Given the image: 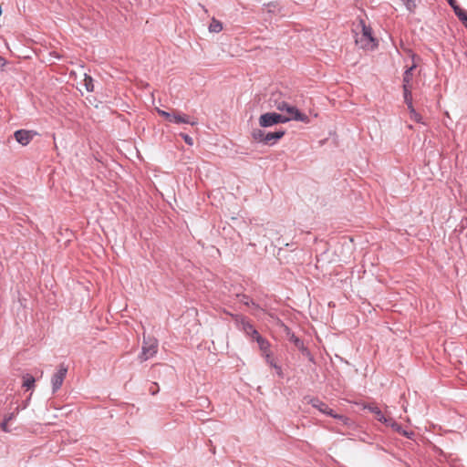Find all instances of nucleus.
<instances>
[{
	"mask_svg": "<svg viewBox=\"0 0 467 467\" xmlns=\"http://www.w3.org/2000/svg\"><path fill=\"white\" fill-rule=\"evenodd\" d=\"M305 400H307L308 404H311L313 408L318 410L321 413L330 416L335 419H338L344 422V424H348V418L334 413V410L328 407V405L318 398H311L306 397Z\"/></svg>",
	"mask_w": 467,
	"mask_h": 467,
	"instance_id": "1",
	"label": "nucleus"
},
{
	"mask_svg": "<svg viewBox=\"0 0 467 467\" xmlns=\"http://www.w3.org/2000/svg\"><path fill=\"white\" fill-rule=\"evenodd\" d=\"M158 351V340L151 337H144L141 348V353L139 355L140 362H144L152 358Z\"/></svg>",
	"mask_w": 467,
	"mask_h": 467,
	"instance_id": "2",
	"label": "nucleus"
},
{
	"mask_svg": "<svg viewBox=\"0 0 467 467\" xmlns=\"http://www.w3.org/2000/svg\"><path fill=\"white\" fill-rule=\"evenodd\" d=\"M362 29L361 36L356 38V44L362 48H369L375 46V38L372 36V30L370 26H366L363 20L359 22Z\"/></svg>",
	"mask_w": 467,
	"mask_h": 467,
	"instance_id": "3",
	"label": "nucleus"
},
{
	"mask_svg": "<svg viewBox=\"0 0 467 467\" xmlns=\"http://www.w3.org/2000/svg\"><path fill=\"white\" fill-rule=\"evenodd\" d=\"M288 121L289 119H286L285 115L276 112H267L262 114L259 118V125L262 128H268L279 123H286Z\"/></svg>",
	"mask_w": 467,
	"mask_h": 467,
	"instance_id": "4",
	"label": "nucleus"
},
{
	"mask_svg": "<svg viewBox=\"0 0 467 467\" xmlns=\"http://www.w3.org/2000/svg\"><path fill=\"white\" fill-rule=\"evenodd\" d=\"M286 336L288 340L292 342L297 349L302 353L303 356L307 358V359L311 362H314V357L310 353L309 349L305 346L303 340H301L298 337H296L289 327H285Z\"/></svg>",
	"mask_w": 467,
	"mask_h": 467,
	"instance_id": "5",
	"label": "nucleus"
},
{
	"mask_svg": "<svg viewBox=\"0 0 467 467\" xmlns=\"http://www.w3.org/2000/svg\"><path fill=\"white\" fill-rule=\"evenodd\" d=\"M67 373V367L60 364L57 371L51 378L52 391L56 393L62 386Z\"/></svg>",
	"mask_w": 467,
	"mask_h": 467,
	"instance_id": "6",
	"label": "nucleus"
},
{
	"mask_svg": "<svg viewBox=\"0 0 467 467\" xmlns=\"http://www.w3.org/2000/svg\"><path fill=\"white\" fill-rule=\"evenodd\" d=\"M234 318L236 327L244 331L247 336L252 333L254 329V327L251 324L248 318L243 315H231Z\"/></svg>",
	"mask_w": 467,
	"mask_h": 467,
	"instance_id": "7",
	"label": "nucleus"
},
{
	"mask_svg": "<svg viewBox=\"0 0 467 467\" xmlns=\"http://www.w3.org/2000/svg\"><path fill=\"white\" fill-rule=\"evenodd\" d=\"M36 132L26 130H18L14 133L16 140L22 146H26L33 140Z\"/></svg>",
	"mask_w": 467,
	"mask_h": 467,
	"instance_id": "8",
	"label": "nucleus"
},
{
	"mask_svg": "<svg viewBox=\"0 0 467 467\" xmlns=\"http://www.w3.org/2000/svg\"><path fill=\"white\" fill-rule=\"evenodd\" d=\"M285 131L284 130H280L275 132H267L265 138V144L273 145L278 140L284 137Z\"/></svg>",
	"mask_w": 467,
	"mask_h": 467,
	"instance_id": "9",
	"label": "nucleus"
},
{
	"mask_svg": "<svg viewBox=\"0 0 467 467\" xmlns=\"http://www.w3.org/2000/svg\"><path fill=\"white\" fill-rule=\"evenodd\" d=\"M172 122L177 123V124L185 123V124H190L192 126H194L197 124V120L190 118L186 114H181V113H176V114L172 115Z\"/></svg>",
	"mask_w": 467,
	"mask_h": 467,
	"instance_id": "10",
	"label": "nucleus"
},
{
	"mask_svg": "<svg viewBox=\"0 0 467 467\" xmlns=\"http://www.w3.org/2000/svg\"><path fill=\"white\" fill-rule=\"evenodd\" d=\"M387 426H390L393 431L396 432L403 435L404 437L410 438V435H412V432H409L405 431L400 424L396 422L392 418H389V420H388Z\"/></svg>",
	"mask_w": 467,
	"mask_h": 467,
	"instance_id": "11",
	"label": "nucleus"
},
{
	"mask_svg": "<svg viewBox=\"0 0 467 467\" xmlns=\"http://www.w3.org/2000/svg\"><path fill=\"white\" fill-rule=\"evenodd\" d=\"M365 409H368L370 412H372L373 414L376 415V418L380 422H383L384 424H388V420H389V418H387L383 413L382 411L380 410V409L377 406H372V405H368V406H365L364 407Z\"/></svg>",
	"mask_w": 467,
	"mask_h": 467,
	"instance_id": "12",
	"label": "nucleus"
},
{
	"mask_svg": "<svg viewBox=\"0 0 467 467\" xmlns=\"http://www.w3.org/2000/svg\"><path fill=\"white\" fill-rule=\"evenodd\" d=\"M286 119H289V121L290 120H296V121H301V122H304V123H309L310 122V119L307 115L298 111L296 115L294 116H286Z\"/></svg>",
	"mask_w": 467,
	"mask_h": 467,
	"instance_id": "13",
	"label": "nucleus"
},
{
	"mask_svg": "<svg viewBox=\"0 0 467 467\" xmlns=\"http://www.w3.org/2000/svg\"><path fill=\"white\" fill-rule=\"evenodd\" d=\"M223 30V24L216 20L215 18H213L210 26H209V31L213 33H219Z\"/></svg>",
	"mask_w": 467,
	"mask_h": 467,
	"instance_id": "14",
	"label": "nucleus"
},
{
	"mask_svg": "<svg viewBox=\"0 0 467 467\" xmlns=\"http://www.w3.org/2000/svg\"><path fill=\"white\" fill-rule=\"evenodd\" d=\"M400 1L404 5L407 11H409L410 13L415 12V10L418 6V4H417L418 0H400Z\"/></svg>",
	"mask_w": 467,
	"mask_h": 467,
	"instance_id": "15",
	"label": "nucleus"
},
{
	"mask_svg": "<svg viewBox=\"0 0 467 467\" xmlns=\"http://www.w3.org/2000/svg\"><path fill=\"white\" fill-rule=\"evenodd\" d=\"M255 341L257 342L259 348L261 349V351L264 354L268 352L269 348H270V344H269L268 340H266L265 337H261Z\"/></svg>",
	"mask_w": 467,
	"mask_h": 467,
	"instance_id": "16",
	"label": "nucleus"
},
{
	"mask_svg": "<svg viewBox=\"0 0 467 467\" xmlns=\"http://www.w3.org/2000/svg\"><path fill=\"white\" fill-rule=\"evenodd\" d=\"M416 67V65L413 64L411 67H410L403 75V85L409 86L410 82L412 79V71Z\"/></svg>",
	"mask_w": 467,
	"mask_h": 467,
	"instance_id": "17",
	"label": "nucleus"
},
{
	"mask_svg": "<svg viewBox=\"0 0 467 467\" xmlns=\"http://www.w3.org/2000/svg\"><path fill=\"white\" fill-rule=\"evenodd\" d=\"M265 135L266 133L260 130V129H255L252 131V137L254 140H257V141H260V142H264L265 143Z\"/></svg>",
	"mask_w": 467,
	"mask_h": 467,
	"instance_id": "18",
	"label": "nucleus"
},
{
	"mask_svg": "<svg viewBox=\"0 0 467 467\" xmlns=\"http://www.w3.org/2000/svg\"><path fill=\"white\" fill-rule=\"evenodd\" d=\"M84 86L88 92H92L94 90L93 78L87 74H85Z\"/></svg>",
	"mask_w": 467,
	"mask_h": 467,
	"instance_id": "19",
	"label": "nucleus"
},
{
	"mask_svg": "<svg viewBox=\"0 0 467 467\" xmlns=\"http://www.w3.org/2000/svg\"><path fill=\"white\" fill-rule=\"evenodd\" d=\"M23 387L26 388V389H30L35 387V379L33 376L26 375L24 378Z\"/></svg>",
	"mask_w": 467,
	"mask_h": 467,
	"instance_id": "20",
	"label": "nucleus"
},
{
	"mask_svg": "<svg viewBox=\"0 0 467 467\" xmlns=\"http://www.w3.org/2000/svg\"><path fill=\"white\" fill-rule=\"evenodd\" d=\"M404 101L406 104L412 102V96L410 86L403 85Z\"/></svg>",
	"mask_w": 467,
	"mask_h": 467,
	"instance_id": "21",
	"label": "nucleus"
},
{
	"mask_svg": "<svg viewBox=\"0 0 467 467\" xmlns=\"http://www.w3.org/2000/svg\"><path fill=\"white\" fill-rule=\"evenodd\" d=\"M457 17L467 27V11L464 9H459V13H457Z\"/></svg>",
	"mask_w": 467,
	"mask_h": 467,
	"instance_id": "22",
	"label": "nucleus"
},
{
	"mask_svg": "<svg viewBox=\"0 0 467 467\" xmlns=\"http://www.w3.org/2000/svg\"><path fill=\"white\" fill-rule=\"evenodd\" d=\"M275 106L276 109H278L280 111H285V109L290 106V104H288L285 101H280V102H276Z\"/></svg>",
	"mask_w": 467,
	"mask_h": 467,
	"instance_id": "23",
	"label": "nucleus"
},
{
	"mask_svg": "<svg viewBox=\"0 0 467 467\" xmlns=\"http://www.w3.org/2000/svg\"><path fill=\"white\" fill-rule=\"evenodd\" d=\"M237 296L240 297V301L244 305H245L247 306H250V303H251L252 299L248 296H246L244 294H240V295L238 294Z\"/></svg>",
	"mask_w": 467,
	"mask_h": 467,
	"instance_id": "24",
	"label": "nucleus"
},
{
	"mask_svg": "<svg viewBox=\"0 0 467 467\" xmlns=\"http://www.w3.org/2000/svg\"><path fill=\"white\" fill-rule=\"evenodd\" d=\"M158 113L170 122H172V115L165 110L158 109Z\"/></svg>",
	"mask_w": 467,
	"mask_h": 467,
	"instance_id": "25",
	"label": "nucleus"
},
{
	"mask_svg": "<svg viewBox=\"0 0 467 467\" xmlns=\"http://www.w3.org/2000/svg\"><path fill=\"white\" fill-rule=\"evenodd\" d=\"M299 111V109L295 107V106H292L290 105L286 109H285V112L289 114V116H294L296 115L297 112Z\"/></svg>",
	"mask_w": 467,
	"mask_h": 467,
	"instance_id": "26",
	"label": "nucleus"
},
{
	"mask_svg": "<svg viewBox=\"0 0 467 467\" xmlns=\"http://www.w3.org/2000/svg\"><path fill=\"white\" fill-rule=\"evenodd\" d=\"M181 136L183 139V140L185 141V143H187L188 145L192 146L193 144L192 138L190 137L188 134L182 133Z\"/></svg>",
	"mask_w": 467,
	"mask_h": 467,
	"instance_id": "27",
	"label": "nucleus"
},
{
	"mask_svg": "<svg viewBox=\"0 0 467 467\" xmlns=\"http://www.w3.org/2000/svg\"><path fill=\"white\" fill-rule=\"evenodd\" d=\"M0 429L4 431V432H10V429L8 428V421H5L4 419L0 424Z\"/></svg>",
	"mask_w": 467,
	"mask_h": 467,
	"instance_id": "28",
	"label": "nucleus"
},
{
	"mask_svg": "<svg viewBox=\"0 0 467 467\" xmlns=\"http://www.w3.org/2000/svg\"><path fill=\"white\" fill-rule=\"evenodd\" d=\"M265 357V360L267 362V364H269L271 367L274 368V365H275L276 363L275 362L274 358H272V357L270 356V354L267 352L265 354H264Z\"/></svg>",
	"mask_w": 467,
	"mask_h": 467,
	"instance_id": "29",
	"label": "nucleus"
},
{
	"mask_svg": "<svg viewBox=\"0 0 467 467\" xmlns=\"http://www.w3.org/2000/svg\"><path fill=\"white\" fill-rule=\"evenodd\" d=\"M249 337H252V339L254 340H257L259 337H261L262 336L259 334V332L254 328L252 333L250 335H248Z\"/></svg>",
	"mask_w": 467,
	"mask_h": 467,
	"instance_id": "30",
	"label": "nucleus"
},
{
	"mask_svg": "<svg viewBox=\"0 0 467 467\" xmlns=\"http://www.w3.org/2000/svg\"><path fill=\"white\" fill-rule=\"evenodd\" d=\"M15 418H16V413H15V412H11V413L5 414V415L4 416V420H5V421H8V422H9L10 420H14Z\"/></svg>",
	"mask_w": 467,
	"mask_h": 467,
	"instance_id": "31",
	"label": "nucleus"
},
{
	"mask_svg": "<svg viewBox=\"0 0 467 467\" xmlns=\"http://www.w3.org/2000/svg\"><path fill=\"white\" fill-rule=\"evenodd\" d=\"M274 368L275 369L276 374H277L280 378H283V377H284L283 370H282V368H281L280 366H278L277 364H275V365H274Z\"/></svg>",
	"mask_w": 467,
	"mask_h": 467,
	"instance_id": "32",
	"label": "nucleus"
},
{
	"mask_svg": "<svg viewBox=\"0 0 467 467\" xmlns=\"http://www.w3.org/2000/svg\"><path fill=\"white\" fill-rule=\"evenodd\" d=\"M411 119H413L415 121L417 122H421V116L417 112L415 111V113H412L410 115Z\"/></svg>",
	"mask_w": 467,
	"mask_h": 467,
	"instance_id": "33",
	"label": "nucleus"
},
{
	"mask_svg": "<svg viewBox=\"0 0 467 467\" xmlns=\"http://www.w3.org/2000/svg\"><path fill=\"white\" fill-rule=\"evenodd\" d=\"M251 306V307H252L253 309H254V310H259V309H261L260 306H259L257 303H255L254 300H252V301H251V303H250V306Z\"/></svg>",
	"mask_w": 467,
	"mask_h": 467,
	"instance_id": "34",
	"label": "nucleus"
},
{
	"mask_svg": "<svg viewBox=\"0 0 467 467\" xmlns=\"http://www.w3.org/2000/svg\"><path fill=\"white\" fill-rule=\"evenodd\" d=\"M407 106H408V109H409V110H410V115H411L412 113H415V111H416V110H415V109H414V107H413L412 102L408 103V104H407Z\"/></svg>",
	"mask_w": 467,
	"mask_h": 467,
	"instance_id": "35",
	"label": "nucleus"
},
{
	"mask_svg": "<svg viewBox=\"0 0 467 467\" xmlns=\"http://www.w3.org/2000/svg\"><path fill=\"white\" fill-rule=\"evenodd\" d=\"M29 400H30V397H28V398H27V399L23 402V405L21 406V409H22V410H25V409L28 406Z\"/></svg>",
	"mask_w": 467,
	"mask_h": 467,
	"instance_id": "36",
	"label": "nucleus"
},
{
	"mask_svg": "<svg viewBox=\"0 0 467 467\" xmlns=\"http://www.w3.org/2000/svg\"><path fill=\"white\" fill-rule=\"evenodd\" d=\"M5 59L2 56H0V69L5 65Z\"/></svg>",
	"mask_w": 467,
	"mask_h": 467,
	"instance_id": "37",
	"label": "nucleus"
},
{
	"mask_svg": "<svg viewBox=\"0 0 467 467\" xmlns=\"http://www.w3.org/2000/svg\"><path fill=\"white\" fill-rule=\"evenodd\" d=\"M448 4L451 5V7H454V5H457L456 0H447Z\"/></svg>",
	"mask_w": 467,
	"mask_h": 467,
	"instance_id": "38",
	"label": "nucleus"
},
{
	"mask_svg": "<svg viewBox=\"0 0 467 467\" xmlns=\"http://www.w3.org/2000/svg\"><path fill=\"white\" fill-rule=\"evenodd\" d=\"M455 13V15L457 16V13H459V9H462L458 4L456 5H454V7H451Z\"/></svg>",
	"mask_w": 467,
	"mask_h": 467,
	"instance_id": "39",
	"label": "nucleus"
},
{
	"mask_svg": "<svg viewBox=\"0 0 467 467\" xmlns=\"http://www.w3.org/2000/svg\"><path fill=\"white\" fill-rule=\"evenodd\" d=\"M155 386H157V385L155 384ZM150 392H151V394H152V395H155V394H156V392L158 391V387H156V389H153V388H150Z\"/></svg>",
	"mask_w": 467,
	"mask_h": 467,
	"instance_id": "40",
	"label": "nucleus"
},
{
	"mask_svg": "<svg viewBox=\"0 0 467 467\" xmlns=\"http://www.w3.org/2000/svg\"><path fill=\"white\" fill-rule=\"evenodd\" d=\"M20 410H22L20 406H17V407L15 409V410H14L13 412H15V413H16V416L19 413Z\"/></svg>",
	"mask_w": 467,
	"mask_h": 467,
	"instance_id": "41",
	"label": "nucleus"
}]
</instances>
